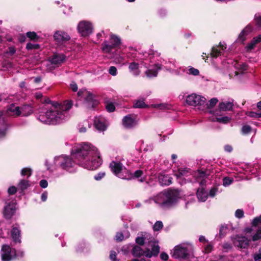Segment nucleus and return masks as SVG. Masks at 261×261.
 Returning <instances> with one entry per match:
<instances>
[{
  "label": "nucleus",
  "mask_w": 261,
  "mask_h": 261,
  "mask_svg": "<svg viewBox=\"0 0 261 261\" xmlns=\"http://www.w3.org/2000/svg\"><path fill=\"white\" fill-rule=\"evenodd\" d=\"M71 156L77 164L89 170H95L102 164L97 149L88 143L75 145L71 150Z\"/></svg>",
  "instance_id": "1"
},
{
  "label": "nucleus",
  "mask_w": 261,
  "mask_h": 261,
  "mask_svg": "<svg viewBox=\"0 0 261 261\" xmlns=\"http://www.w3.org/2000/svg\"><path fill=\"white\" fill-rule=\"evenodd\" d=\"M72 105L71 100H65L63 103L54 101L46 113L40 114L38 119L41 122L47 124L56 125L63 123L69 119L68 111Z\"/></svg>",
  "instance_id": "2"
},
{
  "label": "nucleus",
  "mask_w": 261,
  "mask_h": 261,
  "mask_svg": "<svg viewBox=\"0 0 261 261\" xmlns=\"http://www.w3.org/2000/svg\"><path fill=\"white\" fill-rule=\"evenodd\" d=\"M179 196V193L176 190H164L156 196L145 200L144 202L150 204L153 201L156 204L163 208H169L176 203Z\"/></svg>",
  "instance_id": "3"
},
{
  "label": "nucleus",
  "mask_w": 261,
  "mask_h": 261,
  "mask_svg": "<svg viewBox=\"0 0 261 261\" xmlns=\"http://www.w3.org/2000/svg\"><path fill=\"white\" fill-rule=\"evenodd\" d=\"M148 56H145V57H147V59H145V62H142L140 64L136 62L131 63L128 67L129 70L130 72L132 73L135 76H138L140 74L141 71L140 70V68L141 67L140 65H143L145 66V67L148 68L147 66V61L148 60H151L154 56V55L158 56V53H153L150 51L147 54ZM161 68V65L159 64H155L154 65L153 67L151 66L148 67V69L146 70L145 72V74L146 77L148 78H151L153 77H155L158 75V72L159 70Z\"/></svg>",
  "instance_id": "4"
},
{
  "label": "nucleus",
  "mask_w": 261,
  "mask_h": 261,
  "mask_svg": "<svg viewBox=\"0 0 261 261\" xmlns=\"http://www.w3.org/2000/svg\"><path fill=\"white\" fill-rule=\"evenodd\" d=\"M109 167L112 172L119 178L128 180L131 178L130 173L120 161H113Z\"/></svg>",
  "instance_id": "5"
},
{
  "label": "nucleus",
  "mask_w": 261,
  "mask_h": 261,
  "mask_svg": "<svg viewBox=\"0 0 261 261\" xmlns=\"http://www.w3.org/2000/svg\"><path fill=\"white\" fill-rule=\"evenodd\" d=\"M55 164L56 166L62 169L71 172L75 161H73L67 155H62L55 158Z\"/></svg>",
  "instance_id": "6"
},
{
  "label": "nucleus",
  "mask_w": 261,
  "mask_h": 261,
  "mask_svg": "<svg viewBox=\"0 0 261 261\" xmlns=\"http://www.w3.org/2000/svg\"><path fill=\"white\" fill-rule=\"evenodd\" d=\"M121 43L120 39L115 35H111L109 42L105 41L102 45V50L106 53H109L112 50L118 46Z\"/></svg>",
  "instance_id": "7"
},
{
  "label": "nucleus",
  "mask_w": 261,
  "mask_h": 261,
  "mask_svg": "<svg viewBox=\"0 0 261 261\" xmlns=\"http://www.w3.org/2000/svg\"><path fill=\"white\" fill-rule=\"evenodd\" d=\"M1 257L2 261H10L15 258L16 257L15 249L8 245H3L1 249Z\"/></svg>",
  "instance_id": "8"
},
{
  "label": "nucleus",
  "mask_w": 261,
  "mask_h": 261,
  "mask_svg": "<svg viewBox=\"0 0 261 261\" xmlns=\"http://www.w3.org/2000/svg\"><path fill=\"white\" fill-rule=\"evenodd\" d=\"M205 101L206 98L205 97L194 93L188 95L186 98L187 103L193 106L202 105Z\"/></svg>",
  "instance_id": "9"
},
{
  "label": "nucleus",
  "mask_w": 261,
  "mask_h": 261,
  "mask_svg": "<svg viewBox=\"0 0 261 261\" xmlns=\"http://www.w3.org/2000/svg\"><path fill=\"white\" fill-rule=\"evenodd\" d=\"M188 255V249L185 245H179L175 247L172 256L175 258H185Z\"/></svg>",
  "instance_id": "10"
},
{
  "label": "nucleus",
  "mask_w": 261,
  "mask_h": 261,
  "mask_svg": "<svg viewBox=\"0 0 261 261\" xmlns=\"http://www.w3.org/2000/svg\"><path fill=\"white\" fill-rule=\"evenodd\" d=\"M232 241L235 246L240 248H246L248 246L250 239L244 236L237 235L232 238Z\"/></svg>",
  "instance_id": "11"
},
{
  "label": "nucleus",
  "mask_w": 261,
  "mask_h": 261,
  "mask_svg": "<svg viewBox=\"0 0 261 261\" xmlns=\"http://www.w3.org/2000/svg\"><path fill=\"white\" fill-rule=\"evenodd\" d=\"M79 33L83 36H86L92 32L93 28L91 23L87 21H81L78 25Z\"/></svg>",
  "instance_id": "12"
},
{
  "label": "nucleus",
  "mask_w": 261,
  "mask_h": 261,
  "mask_svg": "<svg viewBox=\"0 0 261 261\" xmlns=\"http://www.w3.org/2000/svg\"><path fill=\"white\" fill-rule=\"evenodd\" d=\"M55 40L60 44H63L70 39L67 33L62 31H56L54 35Z\"/></svg>",
  "instance_id": "13"
},
{
  "label": "nucleus",
  "mask_w": 261,
  "mask_h": 261,
  "mask_svg": "<svg viewBox=\"0 0 261 261\" xmlns=\"http://www.w3.org/2000/svg\"><path fill=\"white\" fill-rule=\"evenodd\" d=\"M150 241H148L149 243H151L152 247V250L150 251L149 250H147L145 253V256L147 257H151L152 256H156L160 251V247L155 242L153 241V238L150 237Z\"/></svg>",
  "instance_id": "14"
},
{
  "label": "nucleus",
  "mask_w": 261,
  "mask_h": 261,
  "mask_svg": "<svg viewBox=\"0 0 261 261\" xmlns=\"http://www.w3.org/2000/svg\"><path fill=\"white\" fill-rule=\"evenodd\" d=\"M122 124L125 128H130L137 125V121L134 115H128L123 118Z\"/></svg>",
  "instance_id": "15"
},
{
  "label": "nucleus",
  "mask_w": 261,
  "mask_h": 261,
  "mask_svg": "<svg viewBox=\"0 0 261 261\" xmlns=\"http://www.w3.org/2000/svg\"><path fill=\"white\" fill-rule=\"evenodd\" d=\"M15 210V203L13 202H10L4 207L3 211L4 217L6 219H10L14 214Z\"/></svg>",
  "instance_id": "16"
},
{
  "label": "nucleus",
  "mask_w": 261,
  "mask_h": 261,
  "mask_svg": "<svg viewBox=\"0 0 261 261\" xmlns=\"http://www.w3.org/2000/svg\"><path fill=\"white\" fill-rule=\"evenodd\" d=\"M77 95L79 97H84L85 101L89 105H91L93 107L95 104L93 95L86 90H80L77 93Z\"/></svg>",
  "instance_id": "17"
},
{
  "label": "nucleus",
  "mask_w": 261,
  "mask_h": 261,
  "mask_svg": "<svg viewBox=\"0 0 261 261\" xmlns=\"http://www.w3.org/2000/svg\"><path fill=\"white\" fill-rule=\"evenodd\" d=\"M94 124L95 127L100 131L105 130L107 127L106 120L102 116L95 117Z\"/></svg>",
  "instance_id": "18"
},
{
  "label": "nucleus",
  "mask_w": 261,
  "mask_h": 261,
  "mask_svg": "<svg viewBox=\"0 0 261 261\" xmlns=\"http://www.w3.org/2000/svg\"><path fill=\"white\" fill-rule=\"evenodd\" d=\"M225 44L224 42H220L219 45L213 47L211 52V56L213 58H217L221 55L222 50L226 49Z\"/></svg>",
  "instance_id": "19"
},
{
  "label": "nucleus",
  "mask_w": 261,
  "mask_h": 261,
  "mask_svg": "<svg viewBox=\"0 0 261 261\" xmlns=\"http://www.w3.org/2000/svg\"><path fill=\"white\" fill-rule=\"evenodd\" d=\"M11 236L13 241L16 243H20V230L18 226H13L11 231Z\"/></svg>",
  "instance_id": "20"
},
{
  "label": "nucleus",
  "mask_w": 261,
  "mask_h": 261,
  "mask_svg": "<svg viewBox=\"0 0 261 261\" xmlns=\"http://www.w3.org/2000/svg\"><path fill=\"white\" fill-rule=\"evenodd\" d=\"M8 115L13 117H17L20 116V107L12 104L9 106L7 111Z\"/></svg>",
  "instance_id": "21"
},
{
  "label": "nucleus",
  "mask_w": 261,
  "mask_h": 261,
  "mask_svg": "<svg viewBox=\"0 0 261 261\" xmlns=\"http://www.w3.org/2000/svg\"><path fill=\"white\" fill-rule=\"evenodd\" d=\"M65 59V57L63 54H56L54 55L50 58V62L51 64H54L57 66L63 63Z\"/></svg>",
  "instance_id": "22"
},
{
  "label": "nucleus",
  "mask_w": 261,
  "mask_h": 261,
  "mask_svg": "<svg viewBox=\"0 0 261 261\" xmlns=\"http://www.w3.org/2000/svg\"><path fill=\"white\" fill-rule=\"evenodd\" d=\"M20 116H28L33 112L32 108L29 105H24L20 107Z\"/></svg>",
  "instance_id": "23"
},
{
  "label": "nucleus",
  "mask_w": 261,
  "mask_h": 261,
  "mask_svg": "<svg viewBox=\"0 0 261 261\" xmlns=\"http://www.w3.org/2000/svg\"><path fill=\"white\" fill-rule=\"evenodd\" d=\"M197 178V181L200 182V185H204L206 183L205 178L206 177V174L204 171L198 170L195 174Z\"/></svg>",
  "instance_id": "24"
},
{
  "label": "nucleus",
  "mask_w": 261,
  "mask_h": 261,
  "mask_svg": "<svg viewBox=\"0 0 261 261\" xmlns=\"http://www.w3.org/2000/svg\"><path fill=\"white\" fill-rule=\"evenodd\" d=\"M197 196L199 201L204 202L207 198V193L205 191L204 188H199L197 192Z\"/></svg>",
  "instance_id": "25"
},
{
  "label": "nucleus",
  "mask_w": 261,
  "mask_h": 261,
  "mask_svg": "<svg viewBox=\"0 0 261 261\" xmlns=\"http://www.w3.org/2000/svg\"><path fill=\"white\" fill-rule=\"evenodd\" d=\"M233 103L230 101L221 102L219 105V109L221 111L231 110L233 107Z\"/></svg>",
  "instance_id": "26"
},
{
  "label": "nucleus",
  "mask_w": 261,
  "mask_h": 261,
  "mask_svg": "<svg viewBox=\"0 0 261 261\" xmlns=\"http://www.w3.org/2000/svg\"><path fill=\"white\" fill-rule=\"evenodd\" d=\"M159 180L162 185L168 186L172 183V178L168 175L161 174L159 176Z\"/></svg>",
  "instance_id": "27"
},
{
  "label": "nucleus",
  "mask_w": 261,
  "mask_h": 261,
  "mask_svg": "<svg viewBox=\"0 0 261 261\" xmlns=\"http://www.w3.org/2000/svg\"><path fill=\"white\" fill-rule=\"evenodd\" d=\"M261 41V35L254 37L250 43H249L246 46L247 50H251L252 49L256 44Z\"/></svg>",
  "instance_id": "28"
},
{
  "label": "nucleus",
  "mask_w": 261,
  "mask_h": 261,
  "mask_svg": "<svg viewBox=\"0 0 261 261\" xmlns=\"http://www.w3.org/2000/svg\"><path fill=\"white\" fill-rule=\"evenodd\" d=\"M150 237L151 236L150 234L148 235L147 234H145L142 237H138L136 239V242L140 245H142L150 240V239H149Z\"/></svg>",
  "instance_id": "29"
},
{
  "label": "nucleus",
  "mask_w": 261,
  "mask_h": 261,
  "mask_svg": "<svg viewBox=\"0 0 261 261\" xmlns=\"http://www.w3.org/2000/svg\"><path fill=\"white\" fill-rule=\"evenodd\" d=\"M146 251H144L140 246H135L132 250V254L134 256L145 255Z\"/></svg>",
  "instance_id": "30"
},
{
  "label": "nucleus",
  "mask_w": 261,
  "mask_h": 261,
  "mask_svg": "<svg viewBox=\"0 0 261 261\" xmlns=\"http://www.w3.org/2000/svg\"><path fill=\"white\" fill-rule=\"evenodd\" d=\"M251 28L250 27L247 26L246 27L240 34L238 39V41L243 42V41L245 40V36L247 35L248 32L251 31Z\"/></svg>",
  "instance_id": "31"
},
{
  "label": "nucleus",
  "mask_w": 261,
  "mask_h": 261,
  "mask_svg": "<svg viewBox=\"0 0 261 261\" xmlns=\"http://www.w3.org/2000/svg\"><path fill=\"white\" fill-rule=\"evenodd\" d=\"M212 120L213 121H217L220 123H227L229 122L230 118L227 116H223V117H214L212 118Z\"/></svg>",
  "instance_id": "32"
},
{
  "label": "nucleus",
  "mask_w": 261,
  "mask_h": 261,
  "mask_svg": "<svg viewBox=\"0 0 261 261\" xmlns=\"http://www.w3.org/2000/svg\"><path fill=\"white\" fill-rule=\"evenodd\" d=\"M30 184L28 180H21L18 185V188L23 191L28 188Z\"/></svg>",
  "instance_id": "33"
},
{
  "label": "nucleus",
  "mask_w": 261,
  "mask_h": 261,
  "mask_svg": "<svg viewBox=\"0 0 261 261\" xmlns=\"http://www.w3.org/2000/svg\"><path fill=\"white\" fill-rule=\"evenodd\" d=\"M146 107L147 106L145 103L144 99L138 100L134 104V107L136 108H143Z\"/></svg>",
  "instance_id": "34"
},
{
  "label": "nucleus",
  "mask_w": 261,
  "mask_h": 261,
  "mask_svg": "<svg viewBox=\"0 0 261 261\" xmlns=\"http://www.w3.org/2000/svg\"><path fill=\"white\" fill-rule=\"evenodd\" d=\"M165 67L167 69V70L174 71L175 70L176 65L174 63H172L171 62H169L166 63V65Z\"/></svg>",
  "instance_id": "35"
},
{
  "label": "nucleus",
  "mask_w": 261,
  "mask_h": 261,
  "mask_svg": "<svg viewBox=\"0 0 261 261\" xmlns=\"http://www.w3.org/2000/svg\"><path fill=\"white\" fill-rule=\"evenodd\" d=\"M21 174L22 176H27L29 177L32 174V170L29 168H24L21 170Z\"/></svg>",
  "instance_id": "36"
},
{
  "label": "nucleus",
  "mask_w": 261,
  "mask_h": 261,
  "mask_svg": "<svg viewBox=\"0 0 261 261\" xmlns=\"http://www.w3.org/2000/svg\"><path fill=\"white\" fill-rule=\"evenodd\" d=\"M247 116L254 118H261V113H258L254 112L249 111L246 113Z\"/></svg>",
  "instance_id": "37"
},
{
  "label": "nucleus",
  "mask_w": 261,
  "mask_h": 261,
  "mask_svg": "<svg viewBox=\"0 0 261 261\" xmlns=\"http://www.w3.org/2000/svg\"><path fill=\"white\" fill-rule=\"evenodd\" d=\"M35 97L37 99H40L41 101L42 102H45L46 103H49L50 102V100L48 98H44V99H42V98L43 97L42 94L40 92H37L35 93Z\"/></svg>",
  "instance_id": "38"
},
{
  "label": "nucleus",
  "mask_w": 261,
  "mask_h": 261,
  "mask_svg": "<svg viewBox=\"0 0 261 261\" xmlns=\"http://www.w3.org/2000/svg\"><path fill=\"white\" fill-rule=\"evenodd\" d=\"M106 108L107 110L110 112H112L115 110V105L112 102H107L106 105Z\"/></svg>",
  "instance_id": "39"
},
{
  "label": "nucleus",
  "mask_w": 261,
  "mask_h": 261,
  "mask_svg": "<svg viewBox=\"0 0 261 261\" xmlns=\"http://www.w3.org/2000/svg\"><path fill=\"white\" fill-rule=\"evenodd\" d=\"M188 171L187 169L185 168H180L179 169L178 173L176 174L175 175L178 178L182 176L186 175L187 174Z\"/></svg>",
  "instance_id": "40"
},
{
  "label": "nucleus",
  "mask_w": 261,
  "mask_h": 261,
  "mask_svg": "<svg viewBox=\"0 0 261 261\" xmlns=\"http://www.w3.org/2000/svg\"><path fill=\"white\" fill-rule=\"evenodd\" d=\"M254 20L256 25L259 28H261V15L259 14H256L254 16Z\"/></svg>",
  "instance_id": "41"
},
{
  "label": "nucleus",
  "mask_w": 261,
  "mask_h": 261,
  "mask_svg": "<svg viewBox=\"0 0 261 261\" xmlns=\"http://www.w3.org/2000/svg\"><path fill=\"white\" fill-rule=\"evenodd\" d=\"M27 36L28 38H29L31 40H37L38 37L37 36L36 33L34 32H29L27 33Z\"/></svg>",
  "instance_id": "42"
},
{
  "label": "nucleus",
  "mask_w": 261,
  "mask_h": 261,
  "mask_svg": "<svg viewBox=\"0 0 261 261\" xmlns=\"http://www.w3.org/2000/svg\"><path fill=\"white\" fill-rule=\"evenodd\" d=\"M163 225L162 221H156L154 226H153V230L155 231H158L161 229L163 228Z\"/></svg>",
  "instance_id": "43"
},
{
  "label": "nucleus",
  "mask_w": 261,
  "mask_h": 261,
  "mask_svg": "<svg viewBox=\"0 0 261 261\" xmlns=\"http://www.w3.org/2000/svg\"><path fill=\"white\" fill-rule=\"evenodd\" d=\"M251 131V127L248 125H245L242 128V132L243 134H248Z\"/></svg>",
  "instance_id": "44"
},
{
  "label": "nucleus",
  "mask_w": 261,
  "mask_h": 261,
  "mask_svg": "<svg viewBox=\"0 0 261 261\" xmlns=\"http://www.w3.org/2000/svg\"><path fill=\"white\" fill-rule=\"evenodd\" d=\"M232 179L229 177H224L223 179V185L225 187L229 186L232 182Z\"/></svg>",
  "instance_id": "45"
},
{
  "label": "nucleus",
  "mask_w": 261,
  "mask_h": 261,
  "mask_svg": "<svg viewBox=\"0 0 261 261\" xmlns=\"http://www.w3.org/2000/svg\"><path fill=\"white\" fill-rule=\"evenodd\" d=\"M235 216L238 218H242L244 217V212L241 209H238L235 212Z\"/></svg>",
  "instance_id": "46"
},
{
  "label": "nucleus",
  "mask_w": 261,
  "mask_h": 261,
  "mask_svg": "<svg viewBox=\"0 0 261 261\" xmlns=\"http://www.w3.org/2000/svg\"><path fill=\"white\" fill-rule=\"evenodd\" d=\"M39 47V45L37 44H32L31 43H28L27 44L26 48L28 49H38Z\"/></svg>",
  "instance_id": "47"
},
{
  "label": "nucleus",
  "mask_w": 261,
  "mask_h": 261,
  "mask_svg": "<svg viewBox=\"0 0 261 261\" xmlns=\"http://www.w3.org/2000/svg\"><path fill=\"white\" fill-rule=\"evenodd\" d=\"M261 239V229L258 230L256 233L253 236L252 240L255 241Z\"/></svg>",
  "instance_id": "48"
},
{
  "label": "nucleus",
  "mask_w": 261,
  "mask_h": 261,
  "mask_svg": "<svg viewBox=\"0 0 261 261\" xmlns=\"http://www.w3.org/2000/svg\"><path fill=\"white\" fill-rule=\"evenodd\" d=\"M109 73L112 75H116L117 73V68L115 66H111L109 70Z\"/></svg>",
  "instance_id": "49"
},
{
  "label": "nucleus",
  "mask_w": 261,
  "mask_h": 261,
  "mask_svg": "<svg viewBox=\"0 0 261 261\" xmlns=\"http://www.w3.org/2000/svg\"><path fill=\"white\" fill-rule=\"evenodd\" d=\"M189 73L193 75H198L199 74V71L198 69L193 67H191L189 69Z\"/></svg>",
  "instance_id": "50"
},
{
  "label": "nucleus",
  "mask_w": 261,
  "mask_h": 261,
  "mask_svg": "<svg viewBox=\"0 0 261 261\" xmlns=\"http://www.w3.org/2000/svg\"><path fill=\"white\" fill-rule=\"evenodd\" d=\"M260 224H261V215L258 217L254 218L252 222V224L254 226H257Z\"/></svg>",
  "instance_id": "51"
},
{
  "label": "nucleus",
  "mask_w": 261,
  "mask_h": 261,
  "mask_svg": "<svg viewBox=\"0 0 261 261\" xmlns=\"http://www.w3.org/2000/svg\"><path fill=\"white\" fill-rule=\"evenodd\" d=\"M218 100L217 98H213L212 99H211L210 101H209V104H208V107H213L214 106H215L216 103L218 102Z\"/></svg>",
  "instance_id": "52"
},
{
  "label": "nucleus",
  "mask_w": 261,
  "mask_h": 261,
  "mask_svg": "<svg viewBox=\"0 0 261 261\" xmlns=\"http://www.w3.org/2000/svg\"><path fill=\"white\" fill-rule=\"evenodd\" d=\"M115 238H116V241L120 242V241H122L124 239V236L122 233L118 232V233H117V234L115 236Z\"/></svg>",
  "instance_id": "53"
},
{
  "label": "nucleus",
  "mask_w": 261,
  "mask_h": 261,
  "mask_svg": "<svg viewBox=\"0 0 261 261\" xmlns=\"http://www.w3.org/2000/svg\"><path fill=\"white\" fill-rule=\"evenodd\" d=\"M105 175V172H99L94 176V179L96 180H100Z\"/></svg>",
  "instance_id": "54"
},
{
  "label": "nucleus",
  "mask_w": 261,
  "mask_h": 261,
  "mask_svg": "<svg viewBox=\"0 0 261 261\" xmlns=\"http://www.w3.org/2000/svg\"><path fill=\"white\" fill-rule=\"evenodd\" d=\"M227 227L222 226L220 229L219 234L221 237H223L226 233Z\"/></svg>",
  "instance_id": "55"
},
{
  "label": "nucleus",
  "mask_w": 261,
  "mask_h": 261,
  "mask_svg": "<svg viewBox=\"0 0 261 261\" xmlns=\"http://www.w3.org/2000/svg\"><path fill=\"white\" fill-rule=\"evenodd\" d=\"M16 52V49L14 47L11 46L8 48V50L6 52V54H10V55H14Z\"/></svg>",
  "instance_id": "56"
},
{
  "label": "nucleus",
  "mask_w": 261,
  "mask_h": 261,
  "mask_svg": "<svg viewBox=\"0 0 261 261\" xmlns=\"http://www.w3.org/2000/svg\"><path fill=\"white\" fill-rule=\"evenodd\" d=\"M16 188L14 186L10 187L8 190V192L9 194H14L16 192Z\"/></svg>",
  "instance_id": "57"
},
{
  "label": "nucleus",
  "mask_w": 261,
  "mask_h": 261,
  "mask_svg": "<svg viewBox=\"0 0 261 261\" xmlns=\"http://www.w3.org/2000/svg\"><path fill=\"white\" fill-rule=\"evenodd\" d=\"M40 186L42 188H45L48 186V182L46 180L42 179L40 181Z\"/></svg>",
  "instance_id": "58"
},
{
  "label": "nucleus",
  "mask_w": 261,
  "mask_h": 261,
  "mask_svg": "<svg viewBox=\"0 0 261 261\" xmlns=\"http://www.w3.org/2000/svg\"><path fill=\"white\" fill-rule=\"evenodd\" d=\"M116 253L115 251H113L111 252L110 257L112 261H116Z\"/></svg>",
  "instance_id": "59"
},
{
  "label": "nucleus",
  "mask_w": 261,
  "mask_h": 261,
  "mask_svg": "<svg viewBox=\"0 0 261 261\" xmlns=\"http://www.w3.org/2000/svg\"><path fill=\"white\" fill-rule=\"evenodd\" d=\"M213 246L211 244H207L204 248L205 252V253H209L210 252L212 249H213Z\"/></svg>",
  "instance_id": "60"
},
{
  "label": "nucleus",
  "mask_w": 261,
  "mask_h": 261,
  "mask_svg": "<svg viewBox=\"0 0 261 261\" xmlns=\"http://www.w3.org/2000/svg\"><path fill=\"white\" fill-rule=\"evenodd\" d=\"M70 87L71 89L74 92L76 91L78 89L77 84L74 82H72L70 84Z\"/></svg>",
  "instance_id": "61"
},
{
  "label": "nucleus",
  "mask_w": 261,
  "mask_h": 261,
  "mask_svg": "<svg viewBox=\"0 0 261 261\" xmlns=\"http://www.w3.org/2000/svg\"><path fill=\"white\" fill-rule=\"evenodd\" d=\"M160 257L164 261L167 260L169 257L168 255L165 252H162L160 255Z\"/></svg>",
  "instance_id": "62"
},
{
  "label": "nucleus",
  "mask_w": 261,
  "mask_h": 261,
  "mask_svg": "<svg viewBox=\"0 0 261 261\" xmlns=\"http://www.w3.org/2000/svg\"><path fill=\"white\" fill-rule=\"evenodd\" d=\"M255 261H261V248L259 250L258 254L254 256Z\"/></svg>",
  "instance_id": "63"
},
{
  "label": "nucleus",
  "mask_w": 261,
  "mask_h": 261,
  "mask_svg": "<svg viewBox=\"0 0 261 261\" xmlns=\"http://www.w3.org/2000/svg\"><path fill=\"white\" fill-rule=\"evenodd\" d=\"M143 174V171L140 170H137L134 173V176L135 177L138 178L140 177Z\"/></svg>",
  "instance_id": "64"
}]
</instances>
